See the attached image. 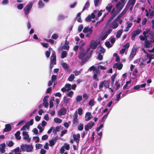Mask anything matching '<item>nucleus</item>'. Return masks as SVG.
I'll return each mask as SVG.
<instances>
[{"label": "nucleus", "mask_w": 154, "mask_h": 154, "mask_svg": "<svg viewBox=\"0 0 154 154\" xmlns=\"http://www.w3.org/2000/svg\"><path fill=\"white\" fill-rule=\"evenodd\" d=\"M57 79V76L55 75H53L51 76V81L52 82H55V81Z\"/></svg>", "instance_id": "48"}, {"label": "nucleus", "mask_w": 154, "mask_h": 154, "mask_svg": "<svg viewBox=\"0 0 154 154\" xmlns=\"http://www.w3.org/2000/svg\"><path fill=\"white\" fill-rule=\"evenodd\" d=\"M143 51L147 54V56L144 57L140 58L144 62H146L147 63H150L152 59H154V49H150L146 51L144 49H142Z\"/></svg>", "instance_id": "1"}, {"label": "nucleus", "mask_w": 154, "mask_h": 154, "mask_svg": "<svg viewBox=\"0 0 154 154\" xmlns=\"http://www.w3.org/2000/svg\"><path fill=\"white\" fill-rule=\"evenodd\" d=\"M5 128L3 130L4 132H7L11 131V127L10 124H6L5 125Z\"/></svg>", "instance_id": "24"}, {"label": "nucleus", "mask_w": 154, "mask_h": 154, "mask_svg": "<svg viewBox=\"0 0 154 154\" xmlns=\"http://www.w3.org/2000/svg\"><path fill=\"white\" fill-rule=\"evenodd\" d=\"M108 35L107 34L104 33L101 36L100 38L101 40H103L107 37Z\"/></svg>", "instance_id": "49"}, {"label": "nucleus", "mask_w": 154, "mask_h": 154, "mask_svg": "<svg viewBox=\"0 0 154 154\" xmlns=\"http://www.w3.org/2000/svg\"><path fill=\"white\" fill-rule=\"evenodd\" d=\"M23 4H20L17 5V8L19 10H21L23 8Z\"/></svg>", "instance_id": "59"}, {"label": "nucleus", "mask_w": 154, "mask_h": 154, "mask_svg": "<svg viewBox=\"0 0 154 154\" xmlns=\"http://www.w3.org/2000/svg\"><path fill=\"white\" fill-rule=\"evenodd\" d=\"M29 124L28 122H27L26 124L24 125L20 129V131H22L23 130H25L26 129H29Z\"/></svg>", "instance_id": "27"}, {"label": "nucleus", "mask_w": 154, "mask_h": 154, "mask_svg": "<svg viewBox=\"0 0 154 154\" xmlns=\"http://www.w3.org/2000/svg\"><path fill=\"white\" fill-rule=\"evenodd\" d=\"M33 140L35 141V143H37L39 142V137L38 136L34 137L33 138Z\"/></svg>", "instance_id": "50"}, {"label": "nucleus", "mask_w": 154, "mask_h": 154, "mask_svg": "<svg viewBox=\"0 0 154 154\" xmlns=\"http://www.w3.org/2000/svg\"><path fill=\"white\" fill-rule=\"evenodd\" d=\"M124 4H123L120 2H119L116 5V8L117 13L119 12L123 8Z\"/></svg>", "instance_id": "13"}, {"label": "nucleus", "mask_w": 154, "mask_h": 154, "mask_svg": "<svg viewBox=\"0 0 154 154\" xmlns=\"http://www.w3.org/2000/svg\"><path fill=\"white\" fill-rule=\"evenodd\" d=\"M92 32L91 28L89 29L87 27V37L90 36V35L92 33Z\"/></svg>", "instance_id": "38"}, {"label": "nucleus", "mask_w": 154, "mask_h": 154, "mask_svg": "<svg viewBox=\"0 0 154 154\" xmlns=\"http://www.w3.org/2000/svg\"><path fill=\"white\" fill-rule=\"evenodd\" d=\"M105 44L106 45V46L108 48H110L113 45L111 43L110 44V43L109 42H106L105 43Z\"/></svg>", "instance_id": "44"}, {"label": "nucleus", "mask_w": 154, "mask_h": 154, "mask_svg": "<svg viewBox=\"0 0 154 154\" xmlns=\"http://www.w3.org/2000/svg\"><path fill=\"white\" fill-rule=\"evenodd\" d=\"M37 128L39 130V132L40 133L42 132L43 131V129L40 126V124H39L37 127Z\"/></svg>", "instance_id": "64"}, {"label": "nucleus", "mask_w": 154, "mask_h": 154, "mask_svg": "<svg viewBox=\"0 0 154 154\" xmlns=\"http://www.w3.org/2000/svg\"><path fill=\"white\" fill-rule=\"evenodd\" d=\"M151 43L152 42H151V40L148 41L146 40L145 41V45L147 48H149L150 47Z\"/></svg>", "instance_id": "28"}, {"label": "nucleus", "mask_w": 154, "mask_h": 154, "mask_svg": "<svg viewBox=\"0 0 154 154\" xmlns=\"http://www.w3.org/2000/svg\"><path fill=\"white\" fill-rule=\"evenodd\" d=\"M141 20V18L140 17H138L137 19H135L134 20V21L135 22H136L137 23H139L140 21Z\"/></svg>", "instance_id": "56"}, {"label": "nucleus", "mask_w": 154, "mask_h": 154, "mask_svg": "<svg viewBox=\"0 0 154 154\" xmlns=\"http://www.w3.org/2000/svg\"><path fill=\"white\" fill-rule=\"evenodd\" d=\"M80 44H81L82 45L81 46H79L78 45L75 46L74 47V48H82V46L85 45V43L84 42H80Z\"/></svg>", "instance_id": "54"}, {"label": "nucleus", "mask_w": 154, "mask_h": 154, "mask_svg": "<svg viewBox=\"0 0 154 154\" xmlns=\"http://www.w3.org/2000/svg\"><path fill=\"white\" fill-rule=\"evenodd\" d=\"M105 49H97V54H98L97 58L99 60H102L103 59V56L105 52Z\"/></svg>", "instance_id": "4"}, {"label": "nucleus", "mask_w": 154, "mask_h": 154, "mask_svg": "<svg viewBox=\"0 0 154 154\" xmlns=\"http://www.w3.org/2000/svg\"><path fill=\"white\" fill-rule=\"evenodd\" d=\"M126 23H128V24L126 27V29L124 30V31L125 32H128L130 28L132 25V23H129L128 21H126Z\"/></svg>", "instance_id": "26"}, {"label": "nucleus", "mask_w": 154, "mask_h": 154, "mask_svg": "<svg viewBox=\"0 0 154 154\" xmlns=\"http://www.w3.org/2000/svg\"><path fill=\"white\" fill-rule=\"evenodd\" d=\"M123 65L121 62H118L116 63L113 66V68H117L119 70L122 69V67Z\"/></svg>", "instance_id": "19"}, {"label": "nucleus", "mask_w": 154, "mask_h": 154, "mask_svg": "<svg viewBox=\"0 0 154 154\" xmlns=\"http://www.w3.org/2000/svg\"><path fill=\"white\" fill-rule=\"evenodd\" d=\"M69 99L66 96L63 99L64 103L65 105H66L68 103Z\"/></svg>", "instance_id": "43"}, {"label": "nucleus", "mask_w": 154, "mask_h": 154, "mask_svg": "<svg viewBox=\"0 0 154 154\" xmlns=\"http://www.w3.org/2000/svg\"><path fill=\"white\" fill-rule=\"evenodd\" d=\"M103 86H104L106 88H108L109 89H110L111 91L112 92L113 91V90L111 88H109V81H104L103 82H100V85H99V87L100 88H102Z\"/></svg>", "instance_id": "6"}, {"label": "nucleus", "mask_w": 154, "mask_h": 154, "mask_svg": "<svg viewBox=\"0 0 154 154\" xmlns=\"http://www.w3.org/2000/svg\"><path fill=\"white\" fill-rule=\"evenodd\" d=\"M135 2L136 0H129L126 6V8H130V11H131Z\"/></svg>", "instance_id": "8"}, {"label": "nucleus", "mask_w": 154, "mask_h": 154, "mask_svg": "<svg viewBox=\"0 0 154 154\" xmlns=\"http://www.w3.org/2000/svg\"><path fill=\"white\" fill-rule=\"evenodd\" d=\"M83 28V26L82 24L80 25L78 27V31L79 32H81Z\"/></svg>", "instance_id": "62"}, {"label": "nucleus", "mask_w": 154, "mask_h": 154, "mask_svg": "<svg viewBox=\"0 0 154 154\" xmlns=\"http://www.w3.org/2000/svg\"><path fill=\"white\" fill-rule=\"evenodd\" d=\"M20 132L18 131L15 134L16 138L17 140H20L21 139V137L20 136Z\"/></svg>", "instance_id": "32"}, {"label": "nucleus", "mask_w": 154, "mask_h": 154, "mask_svg": "<svg viewBox=\"0 0 154 154\" xmlns=\"http://www.w3.org/2000/svg\"><path fill=\"white\" fill-rule=\"evenodd\" d=\"M42 145L41 144L37 143L35 145V147L36 149H40L42 147Z\"/></svg>", "instance_id": "60"}, {"label": "nucleus", "mask_w": 154, "mask_h": 154, "mask_svg": "<svg viewBox=\"0 0 154 154\" xmlns=\"http://www.w3.org/2000/svg\"><path fill=\"white\" fill-rule=\"evenodd\" d=\"M67 52L66 51H63L61 54V57L62 58H63L66 57L67 56Z\"/></svg>", "instance_id": "45"}, {"label": "nucleus", "mask_w": 154, "mask_h": 154, "mask_svg": "<svg viewBox=\"0 0 154 154\" xmlns=\"http://www.w3.org/2000/svg\"><path fill=\"white\" fill-rule=\"evenodd\" d=\"M69 41H67L66 40L62 48H69Z\"/></svg>", "instance_id": "34"}, {"label": "nucleus", "mask_w": 154, "mask_h": 154, "mask_svg": "<svg viewBox=\"0 0 154 154\" xmlns=\"http://www.w3.org/2000/svg\"><path fill=\"white\" fill-rule=\"evenodd\" d=\"M62 65L63 68L65 69H67L69 68L68 66L66 63H62Z\"/></svg>", "instance_id": "46"}, {"label": "nucleus", "mask_w": 154, "mask_h": 154, "mask_svg": "<svg viewBox=\"0 0 154 154\" xmlns=\"http://www.w3.org/2000/svg\"><path fill=\"white\" fill-rule=\"evenodd\" d=\"M95 103L96 102L94 99H91L90 100L88 103V106H90V107L89 108V110L91 109V107L94 106Z\"/></svg>", "instance_id": "20"}, {"label": "nucleus", "mask_w": 154, "mask_h": 154, "mask_svg": "<svg viewBox=\"0 0 154 154\" xmlns=\"http://www.w3.org/2000/svg\"><path fill=\"white\" fill-rule=\"evenodd\" d=\"M131 82V80L127 82L125 85L124 86H123V89H125L128 87H130L131 86H129L128 84H130Z\"/></svg>", "instance_id": "39"}, {"label": "nucleus", "mask_w": 154, "mask_h": 154, "mask_svg": "<svg viewBox=\"0 0 154 154\" xmlns=\"http://www.w3.org/2000/svg\"><path fill=\"white\" fill-rule=\"evenodd\" d=\"M52 49H49V51H47L45 52V54L47 57H49L50 55V51L51 50H52Z\"/></svg>", "instance_id": "55"}, {"label": "nucleus", "mask_w": 154, "mask_h": 154, "mask_svg": "<svg viewBox=\"0 0 154 154\" xmlns=\"http://www.w3.org/2000/svg\"><path fill=\"white\" fill-rule=\"evenodd\" d=\"M88 70L90 71L93 70L94 73L93 78L96 79L97 76H98L100 74L98 69L95 66H92Z\"/></svg>", "instance_id": "5"}, {"label": "nucleus", "mask_w": 154, "mask_h": 154, "mask_svg": "<svg viewBox=\"0 0 154 154\" xmlns=\"http://www.w3.org/2000/svg\"><path fill=\"white\" fill-rule=\"evenodd\" d=\"M23 135L24 136L23 138L26 140H27V141L28 142H29L31 140V138H29V135L28 134L27 132L23 131Z\"/></svg>", "instance_id": "16"}, {"label": "nucleus", "mask_w": 154, "mask_h": 154, "mask_svg": "<svg viewBox=\"0 0 154 154\" xmlns=\"http://www.w3.org/2000/svg\"><path fill=\"white\" fill-rule=\"evenodd\" d=\"M74 93L72 91H70L67 94V96L72 97Z\"/></svg>", "instance_id": "52"}, {"label": "nucleus", "mask_w": 154, "mask_h": 154, "mask_svg": "<svg viewBox=\"0 0 154 154\" xmlns=\"http://www.w3.org/2000/svg\"><path fill=\"white\" fill-rule=\"evenodd\" d=\"M137 52L136 49H133L132 50L130 55L129 57V60H132L134 56H135V54Z\"/></svg>", "instance_id": "18"}, {"label": "nucleus", "mask_w": 154, "mask_h": 154, "mask_svg": "<svg viewBox=\"0 0 154 154\" xmlns=\"http://www.w3.org/2000/svg\"><path fill=\"white\" fill-rule=\"evenodd\" d=\"M33 3L32 2L30 3L29 5H27L24 8L23 10L24 11V14L25 15H28L30 12V11L32 8Z\"/></svg>", "instance_id": "7"}, {"label": "nucleus", "mask_w": 154, "mask_h": 154, "mask_svg": "<svg viewBox=\"0 0 154 154\" xmlns=\"http://www.w3.org/2000/svg\"><path fill=\"white\" fill-rule=\"evenodd\" d=\"M149 17L150 18H152L153 16H154V11L150 9H149Z\"/></svg>", "instance_id": "40"}, {"label": "nucleus", "mask_w": 154, "mask_h": 154, "mask_svg": "<svg viewBox=\"0 0 154 154\" xmlns=\"http://www.w3.org/2000/svg\"><path fill=\"white\" fill-rule=\"evenodd\" d=\"M51 63H53L54 65L56 64V54L55 53L52 54L51 57Z\"/></svg>", "instance_id": "14"}, {"label": "nucleus", "mask_w": 154, "mask_h": 154, "mask_svg": "<svg viewBox=\"0 0 154 154\" xmlns=\"http://www.w3.org/2000/svg\"><path fill=\"white\" fill-rule=\"evenodd\" d=\"M54 121L55 122L58 123H60L62 122V120L61 119L57 118H54Z\"/></svg>", "instance_id": "42"}, {"label": "nucleus", "mask_w": 154, "mask_h": 154, "mask_svg": "<svg viewBox=\"0 0 154 154\" xmlns=\"http://www.w3.org/2000/svg\"><path fill=\"white\" fill-rule=\"evenodd\" d=\"M21 151L20 150V149L19 147H17L16 149H15L12 150V152H15L16 153H17L20 152Z\"/></svg>", "instance_id": "57"}, {"label": "nucleus", "mask_w": 154, "mask_h": 154, "mask_svg": "<svg viewBox=\"0 0 154 154\" xmlns=\"http://www.w3.org/2000/svg\"><path fill=\"white\" fill-rule=\"evenodd\" d=\"M123 32V30L121 29L118 30L117 32L116 36L117 38H119L120 37L122 33Z\"/></svg>", "instance_id": "31"}, {"label": "nucleus", "mask_w": 154, "mask_h": 154, "mask_svg": "<svg viewBox=\"0 0 154 154\" xmlns=\"http://www.w3.org/2000/svg\"><path fill=\"white\" fill-rule=\"evenodd\" d=\"M66 109L65 108L61 109L58 112V114L60 116L66 114Z\"/></svg>", "instance_id": "25"}, {"label": "nucleus", "mask_w": 154, "mask_h": 154, "mask_svg": "<svg viewBox=\"0 0 154 154\" xmlns=\"http://www.w3.org/2000/svg\"><path fill=\"white\" fill-rule=\"evenodd\" d=\"M97 12V11L95 10L94 11V13H92L91 15H89L87 17V21H90L91 20V18L94 19L95 18V15L96 14Z\"/></svg>", "instance_id": "15"}, {"label": "nucleus", "mask_w": 154, "mask_h": 154, "mask_svg": "<svg viewBox=\"0 0 154 154\" xmlns=\"http://www.w3.org/2000/svg\"><path fill=\"white\" fill-rule=\"evenodd\" d=\"M120 85L119 81H116L115 83V86L113 87V89H115V91L117 90L120 87Z\"/></svg>", "instance_id": "29"}, {"label": "nucleus", "mask_w": 154, "mask_h": 154, "mask_svg": "<svg viewBox=\"0 0 154 154\" xmlns=\"http://www.w3.org/2000/svg\"><path fill=\"white\" fill-rule=\"evenodd\" d=\"M141 32V30L140 29H138L134 31L131 34V39L133 40H134L136 35H139Z\"/></svg>", "instance_id": "10"}, {"label": "nucleus", "mask_w": 154, "mask_h": 154, "mask_svg": "<svg viewBox=\"0 0 154 154\" xmlns=\"http://www.w3.org/2000/svg\"><path fill=\"white\" fill-rule=\"evenodd\" d=\"M112 7V5L111 3H110L107 5L106 7V9L108 11V12H109Z\"/></svg>", "instance_id": "37"}, {"label": "nucleus", "mask_w": 154, "mask_h": 154, "mask_svg": "<svg viewBox=\"0 0 154 154\" xmlns=\"http://www.w3.org/2000/svg\"><path fill=\"white\" fill-rule=\"evenodd\" d=\"M111 14H112V15L107 22L106 23V24L107 25L109 23V22L112 20L115 17L117 13L116 11H115V8H114L112 10L111 12Z\"/></svg>", "instance_id": "12"}, {"label": "nucleus", "mask_w": 154, "mask_h": 154, "mask_svg": "<svg viewBox=\"0 0 154 154\" xmlns=\"http://www.w3.org/2000/svg\"><path fill=\"white\" fill-rule=\"evenodd\" d=\"M74 76L73 74L71 75L68 79L69 81H72L74 79Z\"/></svg>", "instance_id": "53"}, {"label": "nucleus", "mask_w": 154, "mask_h": 154, "mask_svg": "<svg viewBox=\"0 0 154 154\" xmlns=\"http://www.w3.org/2000/svg\"><path fill=\"white\" fill-rule=\"evenodd\" d=\"M81 49V52L80 53L78 57L79 59L81 60H83L84 58V57L85 56V52L84 51V49Z\"/></svg>", "instance_id": "22"}, {"label": "nucleus", "mask_w": 154, "mask_h": 154, "mask_svg": "<svg viewBox=\"0 0 154 154\" xmlns=\"http://www.w3.org/2000/svg\"><path fill=\"white\" fill-rule=\"evenodd\" d=\"M143 34L144 36L140 35L139 36L140 39L142 41L146 40L147 38H149L151 39L152 42H154V34L152 32H151L150 29H147L143 32Z\"/></svg>", "instance_id": "2"}, {"label": "nucleus", "mask_w": 154, "mask_h": 154, "mask_svg": "<svg viewBox=\"0 0 154 154\" xmlns=\"http://www.w3.org/2000/svg\"><path fill=\"white\" fill-rule=\"evenodd\" d=\"M49 146H53L56 143L55 140H54V139H52L49 141Z\"/></svg>", "instance_id": "33"}, {"label": "nucleus", "mask_w": 154, "mask_h": 154, "mask_svg": "<svg viewBox=\"0 0 154 154\" xmlns=\"http://www.w3.org/2000/svg\"><path fill=\"white\" fill-rule=\"evenodd\" d=\"M49 96H45L43 98V105L45 108H47L48 105V98L49 97Z\"/></svg>", "instance_id": "17"}, {"label": "nucleus", "mask_w": 154, "mask_h": 154, "mask_svg": "<svg viewBox=\"0 0 154 154\" xmlns=\"http://www.w3.org/2000/svg\"><path fill=\"white\" fill-rule=\"evenodd\" d=\"M64 148L66 150H69L70 149V146L69 144L65 143L64 144Z\"/></svg>", "instance_id": "61"}, {"label": "nucleus", "mask_w": 154, "mask_h": 154, "mask_svg": "<svg viewBox=\"0 0 154 154\" xmlns=\"http://www.w3.org/2000/svg\"><path fill=\"white\" fill-rule=\"evenodd\" d=\"M78 119H73L72 125L73 126H76L78 124Z\"/></svg>", "instance_id": "35"}, {"label": "nucleus", "mask_w": 154, "mask_h": 154, "mask_svg": "<svg viewBox=\"0 0 154 154\" xmlns=\"http://www.w3.org/2000/svg\"><path fill=\"white\" fill-rule=\"evenodd\" d=\"M65 87L67 91H69L71 89V85L70 84H67L65 85Z\"/></svg>", "instance_id": "36"}, {"label": "nucleus", "mask_w": 154, "mask_h": 154, "mask_svg": "<svg viewBox=\"0 0 154 154\" xmlns=\"http://www.w3.org/2000/svg\"><path fill=\"white\" fill-rule=\"evenodd\" d=\"M64 16L62 15H60L58 16V20H63L64 19Z\"/></svg>", "instance_id": "63"}, {"label": "nucleus", "mask_w": 154, "mask_h": 154, "mask_svg": "<svg viewBox=\"0 0 154 154\" xmlns=\"http://www.w3.org/2000/svg\"><path fill=\"white\" fill-rule=\"evenodd\" d=\"M20 147L23 152H32L33 149L32 145L26 144H23L20 146Z\"/></svg>", "instance_id": "3"}, {"label": "nucleus", "mask_w": 154, "mask_h": 154, "mask_svg": "<svg viewBox=\"0 0 154 154\" xmlns=\"http://www.w3.org/2000/svg\"><path fill=\"white\" fill-rule=\"evenodd\" d=\"M38 5L39 7L40 8H42L44 6V4L42 0H39L38 2Z\"/></svg>", "instance_id": "51"}, {"label": "nucleus", "mask_w": 154, "mask_h": 154, "mask_svg": "<svg viewBox=\"0 0 154 154\" xmlns=\"http://www.w3.org/2000/svg\"><path fill=\"white\" fill-rule=\"evenodd\" d=\"M93 118L90 112H87V121Z\"/></svg>", "instance_id": "47"}, {"label": "nucleus", "mask_w": 154, "mask_h": 154, "mask_svg": "<svg viewBox=\"0 0 154 154\" xmlns=\"http://www.w3.org/2000/svg\"><path fill=\"white\" fill-rule=\"evenodd\" d=\"M100 43V42L98 41H95L94 40L91 41L90 43V48H96Z\"/></svg>", "instance_id": "11"}, {"label": "nucleus", "mask_w": 154, "mask_h": 154, "mask_svg": "<svg viewBox=\"0 0 154 154\" xmlns=\"http://www.w3.org/2000/svg\"><path fill=\"white\" fill-rule=\"evenodd\" d=\"M63 128V127L61 126H58L55 128H54L53 129V133L54 134H56L57 132L59 131L60 129L62 130Z\"/></svg>", "instance_id": "23"}, {"label": "nucleus", "mask_w": 154, "mask_h": 154, "mask_svg": "<svg viewBox=\"0 0 154 154\" xmlns=\"http://www.w3.org/2000/svg\"><path fill=\"white\" fill-rule=\"evenodd\" d=\"M73 138L74 141H75L77 143L79 142V138L80 137V135L79 134H74L73 135Z\"/></svg>", "instance_id": "21"}, {"label": "nucleus", "mask_w": 154, "mask_h": 154, "mask_svg": "<svg viewBox=\"0 0 154 154\" xmlns=\"http://www.w3.org/2000/svg\"><path fill=\"white\" fill-rule=\"evenodd\" d=\"M82 100V96L81 95H78L77 96L76 100L77 103H78Z\"/></svg>", "instance_id": "41"}, {"label": "nucleus", "mask_w": 154, "mask_h": 154, "mask_svg": "<svg viewBox=\"0 0 154 154\" xmlns=\"http://www.w3.org/2000/svg\"><path fill=\"white\" fill-rule=\"evenodd\" d=\"M94 124V123L92 122H90L87 124V131L91 129Z\"/></svg>", "instance_id": "30"}, {"label": "nucleus", "mask_w": 154, "mask_h": 154, "mask_svg": "<svg viewBox=\"0 0 154 154\" xmlns=\"http://www.w3.org/2000/svg\"><path fill=\"white\" fill-rule=\"evenodd\" d=\"M118 20L116 19L109 24V27L112 29H116L119 26V23L117 22Z\"/></svg>", "instance_id": "9"}, {"label": "nucleus", "mask_w": 154, "mask_h": 154, "mask_svg": "<svg viewBox=\"0 0 154 154\" xmlns=\"http://www.w3.org/2000/svg\"><path fill=\"white\" fill-rule=\"evenodd\" d=\"M78 128V129L80 131L82 130L83 128V125L82 124H80Z\"/></svg>", "instance_id": "58"}]
</instances>
